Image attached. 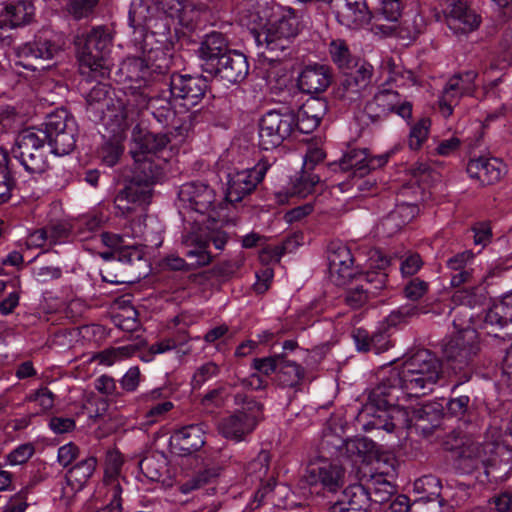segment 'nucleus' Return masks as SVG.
I'll use <instances>...</instances> for the list:
<instances>
[{"label": "nucleus", "mask_w": 512, "mask_h": 512, "mask_svg": "<svg viewBox=\"0 0 512 512\" xmlns=\"http://www.w3.org/2000/svg\"><path fill=\"white\" fill-rule=\"evenodd\" d=\"M442 374L441 361L427 349L417 350L400 366L391 368L374 387L355 417L364 431L399 434L409 425L408 411L396 403L403 396L420 397L434 388Z\"/></svg>", "instance_id": "f257e3e1"}, {"label": "nucleus", "mask_w": 512, "mask_h": 512, "mask_svg": "<svg viewBox=\"0 0 512 512\" xmlns=\"http://www.w3.org/2000/svg\"><path fill=\"white\" fill-rule=\"evenodd\" d=\"M327 108V102L324 99L312 98L302 104L297 114L290 111L267 112L259 122V147L263 150L277 148L296 129L302 133L312 132L319 126Z\"/></svg>", "instance_id": "f03ea898"}, {"label": "nucleus", "mask_w": 512, "mask_h": 512, "mask_svg": "<svg viewBox=\"0 0 512 512\" xmlns=\"http://www.w3.org/2000/svg\"><path fill=\"white\" fill-rule=\"evenodd\" d=\"M64 41L49 29H42L33 40L15 48L17 64L31 71H41L51 66L50 62L63 51Z\"/></svg>", "instance_id": "7ed1b4c3"}, {"label": "nucleus", "mask_w": 512, "mask_h": 512, "mask_svg": "<svg viewBox=\"0 0 512 512\" xmlns=\"http://www.w3.org/2000/svg\"><path fill=\"white\" fill-rule=\"evenodd\" d=\"M299 31V22L292 13L269 22L261 31H253L258 46H265L271 61H280L293 50V42Z\"/></svg>", "instance_id": "20e7f679"}, {"label": "nucleus", "mask_w": 512, "mask_h": 512, "mask_svg": "<svg viewBox=\"0 0 512 512\" xmlns=\"http://www.w3.org/2000/svg\"><path fill=\"white\" fill-rule=\"evenodd\" d=\"M112 38L104 27H95L76 36L75 46L82 68H87L94 78L108 75L106 57L110 51Z\"/></svg>", "instance_id": "39448f33"}, {"label": "nucleus", "mask_w": 512, "mask_h": 512, "mask_svg": "<svg viewBox=\"0 0 512 512\" xmlns=\"http://www.w3.org/2000/svg\"><path fill=\"white\" fill-rule=\"evenodd\" d=\"M480 350L479 336L473 328L458 331L442 345V355L447 365L455 373L465 371V380L470 378L469 368L479 356Z\"/></svg>", "instance_id": "423d86ee"}, {"label": "nucleus", "mask_w": 512, "mask_h": 512, "mask_svg": "<svg viewBox=\"0 0 512 512\" xmlns=\"http://www.w3.org/2000/svg\"><path fill=\"white\" fill-rule=\"evenodd\" d=\"M46 135L42 128H29L20 132L11 153L31 174H41L49 166Z\"/></svg>", "instance_id": "0eeeda50"}, {"label": "nucleus", "mask_w": 512, "mask_h": 512, "mask_svg": "<svg viewBox=\"0 0 512 512\" xmlns=\"http://www.w3.org/2000/svg\"><path fill=\"white\" fill-rule=\"evenodd\" d=\"M143 250L137 246H127L117 253V258L106 266L103 279L113 284H127L145 276Z\"/></svg>", "instance_id": "6e6552de"}, {"label": "nucleus", "mask_w": 512, "mask_h": 512, "mask_svg": "<svg viewBox=\"0 0 512 512\" xmlns=\"http://www.w3.org/2000/svg\"><path fill=\"white\" fill-rule=\"evenodd\" d=\"M42 132L46 135V143L55 155H67L76 145L77 124L65 110L50 114Z\"/></svg>", "instance_id": "1a4fd4ad"}, {"label": "nucleus", "mask_w": 512, "mask_h": 512, "mask_svg": "<svg viewBox=\"0 0 512 512\" xmlns=\"http://www.w3.org/2000/svg\"><path fill=\"white\" fill-rule=\"evenodd\" d=\"M270 166L267 159H260L253 168L229 173L227 175L226 199L231 203L242 201L256 189Z\"/></svg>", "instance_id": "9d476101"}, {"label": "nucleus", "mask_w": 512, "mask_h": 512, "mask_svg": "<svg viewBox=\"0 0 512 512\" xmlns=\"http://www.w3.org/2000/svg\"><path fill=\"white\" fill-rule=\"evenodd\" d=\"M169 93L175 102L190 110L204 98L207 82L202 77L173 74L169 82Z\"/></svg>", "instance_id": "9b49d317"}, {"label": "nucleus", "mask_w": 512, "mask_h": 512, "mask_svg": "<svg viewBox=\"0 0 512 512\" xmlns=\"http://www.w3.org/2000/svg\"><path fill=\"white\" fill-rule=\"evenodd\" d=\"M152 190L147 184L130 181L114 198V207L118 214L129 217L142 215L150 204Z\"/></svg>", "instance_id": "f8f14e48"}, {"label": "nucleus", "mask_w": 512, "mask_h": 512, "mask_svg": "<svg viewBox=\"0 0 512 512\" xmlns=\"http://www.w3.org/2000/svg\"><path fill=\"white\" fill-rule=\"evenodd\" d=\"M372 76L373 67L370 64H355V70L344 73L335 89V97L348 103L358 101L369 88Z\"/></svg>", "instance_id": "ddd939ff"}, {"label": "nucleus", "mask_w": 512, "mask_h": 512, "mask_svg": "<svg viewBox=\"0 0 512 512\" xmlns=\"http://www.w3.org/2000/svg\"><path fill=\"white\" fill-rule=\"evenodd\" d=\"M365 113L372 121L385 118L390 113H396L402 118H410L412 104L408 101H402L397 91L383 89L367 102Z\"/></svg>", "instance_id": "4468645a"}, {"label": "nucleus", "mask_w": 512, "mask_h": 512, "mask_svg": "<svg viewBox=\"0 0 512 512\" xmlns=\"http://www.w3.org/2000/svg\"><path fill=\"white\" fill-rule=\"evenodd\" d=\"M328 268L331 280L338 286L347 284L356 275L350 249L342 243H331L328 248Z\"/></svg>", "instance_id": "2eb2a0df"}, {"label": "nucleus", "mask_w": 512, "mask_h": 512, "mask_svg": "<svg viewBox=\"0 0 512 512\" xmlns=\"http://www.w3.org/2000/svg\"><path fill=\"white\" fill-rule=\"evenodd\" d=\"M445 22L455 35H466L478 28L480 17L463 0H449Z\"/></svg>", "instance_id": "dca6fc26"}, {"label": "nucleus", "mask_w": 512, "mask_h": 512, "mask_svg": "<svg viewBox=\"0 0 512 512\" xmlns=\"http://www.w3.org/2000/svg\"><path fill=\"white\" fill-rule=\"evenodd\" d=\"M387 275L384 272H371L359 275L358 284L346 291L345 302L353 309L362 307L371 296L386 285Z\"/></svg>", "instance_id": "f3484780"}, {"label": "nucleus", "mask_w": 512, "mask_h": 512, "mask_svg": "<svg viewBox=\"0 0 512 512\" xmlns=\"http://www.w3.org/2000/svg\"><path fill=\"white\" fill-rule=\"evenodd\" d=\"M388 161L387 155L369 157L366 149H351L338 163L340 170L351 172L354 177H363L371 170L383 167Z\"/></svg>", "instance_id": "a211bd4d"}, {"label": "nucleus", "mask_w": 512, "mask_h": 512, "mask_svg": "<svg viewBox=\"0 0 512 512\" xmlns=\"http://www.w3.org/2000/svg\"><path fill=\"white\" fill-rule=\"evenodd\" d=\"M248 72L249 65L246 56L232 50L218 59L211 74L229 84H237L247 77Z\"/></svg>", "instance_id": "6ab92c4d"}, {"label": "nucleus", "mask_w": 512, "mask_h": 512, "mask_svg": "<svg viewBox=\"0 0 512 512\" xmlns=\"http://www.w3.org/2000/svg\"><path fill=\"white\" fill-rule=\"evenodd\" d=\"M183 207L206 213L215 203V192L207 184L190 182L183 184L178 192Z\"/></svg>", "instance_id": "aec40b11"}, {"label": "nucleus", "mask_w": 512, "mask_h": 512, "mask_svg": "<svg viewBox=\"0 0 512 512\" xmlns=\"http://www.w3.org/2000/svg\"><path fill=\"white\" fill-rule=\"evenodd\" d=\"M344 474L341 465L323 461L308 467L306 480L311 485L320 484L327 491L335 492L343 486Z\"/></svg>", "instance_id": "412c9836"}, {"label": "nucleus", "mask_w": 512, "mask_h": 512, "mask_svg": "<svg viewBox=\"0 0 512 512\" xmlns=\"http://www.w3.org/2000/svg\"><path fill=\"white\" fill-rule=\"evenodd\" d=\"M133 99H128L130 111L132 108L137 110L150 109L153 116L159 121H166L173 113L172 107L177 102L173 100L171 95L163 92L161 95L148 97L143 91L132 93Z\"/></svg>", "instance_id": "4be33fe9"}, {"label": "nucleus", "mask_w": 512, "mask_h": 512, "mask_svg": "<svg viewBox=\"0 0 512 512\" xmlns=\"http://www.w3.org/2000/svg\"><path fill=\"white\" fill-rule=\"evenodd\" d=\"M121 465L122 461L117 455L111 454L109 456L104 477L106 503L102 509H111V512H119L122 510V487L119 479Z\"/></svg>", "instance_id": "5701e85b"}, {"label": "nucleus", "mask_w": 512, "mask_h": 512, "mask_svg": "<svg viewBox=\"0 0 512 512\" xmlns=\"http://www.w3.org/2000/svg\"><path fill=\"white\" fill-rule=\"evenodd\" d=\"M228 236L225 232H212L208 240L199 239L196 236H188L184 240L186 246L194 245L193 249L186 252V256L191 259V265L205 266L211 262V255L207 248L209 242H212L217 250H222L226 245Z\"/></svg>", "instance_id": "b1692460"}, {"label": "nucleus", "mask_w": 512, "mask_h": 512, "mask_svg": "<svg viewBox=\"0 0 512 512\" xmlns=\"http://www.w3.org/2000/svg\"><path fill=\"white\" fill-rule=\"evenodd\" d=\"M332 81L330 67L324 64H310L305 66L298 77L299 88L307 94L324 92Z\"/></svg>", "instance_id": "393cba45"}, {"label": "nucleus", "mask_w": 512, "mask_h": 512, "mask_svg": "<svg viewBox=\"0 0 512 512\" xmlns=\"http://www.w3.org/2000/svg\"><path fill=\"white\" fill-rule=\"evenodd\" d=\"M174 449L181 456H188L199 451L205 444L203 424H191L177 430L171 441Z\"/></svg>", "instance_id": "a878e982"}, {"label": "nucleus", "mask_w": 512, "mask_h": 512, "mask_svg": "<svg viewBox=\"0 0 512 512\" xmlns=\"http://www.w3.org/2000/svg\"><path fill=\"white\" fill-rule=\"evenodd\" d=\"M110 92L111 91L106 84L98 83L87 94V105L90 109H93L101 113H104L105 109L107 111H120V114H116L115 116L117 118L120 117V123L124 122L128 117V111H130L128 103L125 104L123 101L118 99L116 106L113 98L110 95Z\"/></svg>", "instance_id": "bb28decb"}, {"label": "nucleus", "mask_w": 512, "mask_h": 512, "mask_svg": "<svg viewBox=\"0 0 512 512\" xmlns=\"http://www.w3.org/2000/svg\"><path fill=\"white\" fill-rule=\"evenodd\" d=\"M230 51L228 41L222 33L211 32L206 35L198 49L199 57L205 61L203 64L204 71L212 73L218 59Z\"/></svg>", "instance_id": "cd10ccee"}, {"label": "nucleus", "mask_w": 512, "mask_h": 512, "mask_svg": "<svg viewBox=\"0 0 512 512\" xmlns=\"http://www.w3.org/2000/svg\"><path fill=\"white\" fill-rule=\"evenodd\" d=\"M257 422L258 415H246L242 411L223 418L219 423V431L225 438L240 441L253 431Z\"/></svg>", "instance_id": "c85d7f7f"}, {"label": "nucleus", "mask_w": 512, "mask_h": 512, "mask_svg": "<svg viewBox=\"0 0 512 512\" xmlns=\"http://www.w3.org/2000/svg\"><path fill=\"white\" fill-rule=\"evenodd\" d=\"M169 142L170 139L166 133L134 131L130 154L137 160L140 159L141 154L153 157V154L163 150Z\"/></svg>", "instance_id": "c756f323"}, {"label": "nucleus", "mask_w": 512, "mask_h": 512, "mask_svg": "<svg viewBox=\"0 0 512 512\" xmlns=\"http://www.w3.org/2000/svg\"><path fill=\"white\" fill-rule=\"evenodd\" d=\"M496 446L493 443H481L476 441H467L461 450V456L473 462L475 469L484 468L485 474L488 476V467L494 466Z\"/></svg>", "instance_id": "7c9ffc66"}, {"label": "nucleus", "mask_w": 512, "mask_h": 512, "mask_svg": "<svg viewBox=\"0 0 512 512\" xmlns=\"http://www.w3.org/2000/svg\"><path fill=\"white\" fill-rule=\"evenodd\" d=\"M338 21L350 29L364 27L371 20V13L366 0H345V5L338 12Z\"/></svg>", "instance_id": "2f4dec72"}, {"label": "nucleus", "mask_w": 512, "mask_h": 512, "mask_svg": "<svg viewBox=\"0 0 512 512\" xmlns=\"http://www.w3.org/2000/svg\"><path fill=\"white\" fill-rule=\"evenodd\" d=\"M401 13L400 0H383L380 11L374 16L373 30L375 33L392 34Z\"/></svg>", "instance_id": "473e14b6"}, {"label": "nucleus", "mask_w": 512, "mask_h": 512, "mask_svg": "<svg viewBox=\"0 0 512 512\" xmlns=\"http://www.w3.org/2000/svg\"><path fill=\"white\" fill-rule=\"evenodd\" d=\"M120 72L125 76V80L131 83L130 88H142L146 85L150 69L145 61L138 57L127 58L120 67Z\"/></svg>", "instance_id": "72a5a7b5"}, {"label": "nucleus", "mask_w": 512, "mask_h": 512, "mask_svg": "<svg viewBox=\"0 0 512 512\" xmlns=\"http://www.w3.org/2000/svg\"><path fill=\"white\" fill-rule=\"evenodd\" d=\"M418 212L419 209L414 204H398L382 221V226L389 234H393L413 220Z\"/></svg>", "instance_id": "f704fd0d"}, {"label": "nucleus", "mask_w": 512, "mask_h": 512, "mask_svg": "<svg viewBox=\"0 0 512 512\" xmlns=\"http://www.w3.org/2000/svg\"><path fill=\"white\" fill-rule=\"evenodd\" d=\"M96 466L97 459L94 456H89L78 462L66 474L68 484L73 488L81 489L93 475Z\"/></svg>", "instance_id": "c9c22d12"}, {"label": "nucleus", "mask_w": 512, "mask_h": 512, "mask_svg": "<svg viewBox=\"0 0 512 512\" xmlns=\"http://www.w3.org/2000/svg\"><path fill=\"white\" fill-rule=\"evenodd\" d=\"M304 369L295 361L287 359L282 355L277 370V381L283 387H295L304 378Z\"/></svg>", "instance_id": "e433bc0d"}, {"label": "nucleus", "mask_w": 512, "mask_h": 512, "mask_svg": "<svg viewBox=\"0 0 512 512\" xmlns=\"http://www.w3.org/2000/svg\"><path fill=\"white\" fill-rule=\"evenodd\" d=\"M370 493L361 484L349 485L344 489L342 498L337 502L353 509L368 512Z\"/></svg>", "instance_id": "4c0bfd02"}, {"label": "nucleus", "mask_w": 512, "mask_h": 512, "mask_svg": "<svg viewBox=\"0 0 512 512\" xmlns=\"http://www.w3.org/2000/svg\"><path fill=\"white\" fill-rule=\"evenodd\" d=\"M354 338L359 350H373L376 354L386 351L390 345L389 336L383 331L369 337L364 330L359 329L354 335Z\"/></svg>", "instance_id": "58836bf2"}, {"label": "nucleus", "mask_w": 512, "mask_h": 512, "mask_svg": "<svg viewBox=\"0 0 512 512\" xmlns=\"http://www.w3.org/2000/svg\"><path fill=\"white\" fill-rule=\"evenodd\" d=\"M219 476V469L216 467H206L197 471L191 477L179 484V491L183 494H189L195 490L212 483Z\"/></svg>", "instance_id": "ea45409f"}, {"label": "nucleus", "mask_w": 512, "mask_h": 512, "mask_svg": "<svg viewBox=\"0 0 512 512\" xmlns=\"http://www.w3.org/2000/svg\"><path fill=\"white\" fill-rule=\"evenodd\" d=\"M153 17L151 8L145 0H132L129 9V23L133 28L144 27L152 30Z\"/></svg>", "instance_id": "a19ab883"}, {"label": "nucleus", "mask_w": 512, "mask_h": 512, "mask_svg": "<svg viewBox=\"0 0 512 512\" xmlns=\"http://www.w3.org/2000/svg\"><path fill=\"white\" fill-rule=\"evenodd\" d=\"M140 159H134V176L131 181H139L147 184L149 188L155 182L159 170L158 166L153 163V157L141 154Z\"/></svg>", "instance_id": "79ce46f5"}, {"label": "nucleus", "mask_w": 512, "mask_h": 512, "mask_svg": "<svg viewBox=\"0 0 512 512\" xmlns=\"http://www.w3.org/2000/svg\"><path fill=\"white\" fill-rule=\"evenodd\" d=\"M34 10L30 0H19L5 7L6 16L14 27L29 23L34 15Z\"/></svg>", "instance_id": "37998d69"}, {"label": "nucleus", "mask_w": 512, "mask_h": 512, "mask_svg": "<svg viewBox=\"0 0 512 512\" xmlns=\"http://www.w3.org/2000/svg\"><path fill=\"white\" fill-rule=\"evenodd\" d=\"M457 79H449L446 84L442 96L439 100V107L441 113L448 117L453 112V107L459 103L460 98L464 95L458 88Z\"/></svg>", "instance_id": "c03bdc74"}, {"label": "nucleus", "mask_w": 512, "mask_h": 512, "mask_svg": "<svg viewBox=\"0 0 512 512\" xmlns=\"http://www.w3.org/2000/svg\"><path fill=\"white\" fill-rule=\"evenodd\" d=\"M330 55L333 62L342 70H348L355 67L358 64L352 57L349 48L345 41L334 40L330 43Z\"/></svg>", "instance_id": "a18cd8bd"}, {"label": "nucleus", "mask_w": 512, "mask_h": 512, "mask_svg": "<svg viewBox=\"0 0 512 512\" xmlns=\"http://www.w3.org/2000/svg\"><path fill=\"white\" fill-rule=\"evenodd\" d=\"M507 172L506 165L498 158H483L482 183L498 182Z\"/></svg>", "instance_id": "49530a36"}, {"label": "nucleus", "mask_w": 512, "mask_h": 512, "mask_svg": "<svg viewBox=\"0 0 512 512\" xmlns=\"http://www.w3.org/2000/svg\"><path fill=\"white\" fill-rule=\"evenodd\" d=\"M383 69L389 74L388 82L398 83L399 85H405L407 82H415L414 74L396 64L393 58L384 60Z\"/></svg>", "instance_id": "de8ad7c7"}, {"label": "nucleus", "mask_w": 512, "mask_h": 512, "mask_svg": "<svg viewBox=\"0 0 512 512\" xmlns=\"http://www.w3.org/2000/svg\"><path fill=\"white\" fill-rule=\"evenodd\" d=\"M9 158L7 152L0 147V199L9 197L14 185V179L8 166Z\"/></svg>", "instance_id": "09e8293b"}, {"label": "nucleus", "mask_w": 512, "mask_h": 512, "mask_svg": "<svg viewBox=\"0 0 512 512\" xmlns=\"http://www.w3.org/2000/svg\"><path fill=\"white\" fill-rule=\"evenodd\" d=\"M320 182V178L316 174H310L303 171L299 178L296 179L292 186V195L299 197H307L315 190V186Z\"/></svg>", "instance_id": "8fccbe9b"}, {"label": "nucleus", "mask_w": 512, "mask_h": 512, "mask_svg": "<svg viewBox=\"0 0 512 512\" xmlns=\"http://www.w3.org/2000/svg\"><path fill=\"white\" fill-rule=\"evenodd\" d=\"M269 462V452L261 450L257 457L248 463L246 467L247 474L253 476L256 480L262 481L268 474Z\"/></svg>", "instance_id": "3c124183"}, {"label": "nucleus", "mask_w": 512, "mask_h": 512, "mask_svg": "<svg viewBox=\"0 0 512 512\" xmlns=\"http://www.w3.org/2000/svg\"><path fill=\"white\" fill-rule=\"evenodd\" d=\"M157 9L170 18L178 17L182 20V14L192 5L189 0H154Z\"/></svg>", "instance_id": "603ef678"}, {"label": "nucleus", "mask_w": 512, "mask_h": 512, "mask_svg": "<svg viewBox=\"0 0 512 512\" xmlns=\"http://www.w3.org/2000/svg\"><path fill=\"white\" fill-rule=\"evenodd\" d=\"M141 472L152 481H158L164 469V462L155 456H146L139 462Z\"/></svg>", "instance_id": "864d4df0"}, {"label": "nucleus", "mask_w": 512, "mask_h": 512, "mask_svg": "<svg viewBox=\"0 0 512 512\" xmlns=\"http://www.w3.org/2000/svg\"><path fill=\"white\" fill-rule=\"evenodd\" d=\"M219 367L214 362H207L201 365L195 371L191 385L193 389H199L203 384H205L208 380L216 377L219 374Z\"/></svg>", "instance_id": "5fc2aeb1"}, {"label": "nucleus", "mask_w": 512, "mask_h": 512, "mask_svg": "<svg viewBox=\"0 0 512 512\" xmlns=\"http://www.w3.org/2000/svg\"><path fill=\"white\" fill-rule=\"evenodd\" d=\"M346 451L350 455H357L360 457L370 454L375 449V443L365 437H356L349 439L345 442Z\"/></svg>", "instance_id": "6e6d98bb"}, {"label": "nucleus", "mask_w": 512, "mask_h": 512, "mask_svg": "<svg viewBox=\"0 0 512 512\" xmlns=\"http://www.w3.org/2000/svg\"><path fill=\"white\" fill-rule=\"evenodd\" d=\"M282 355L283 354H277L270 357L254 358L252 367L264 376H269L273 373L277 374Z\"/></svg>", "instance_id": "4d7b16f0"}, {"label": "nucleus", "mask_w": 512, "mask_h": 512, "mask_svg": "<svg viewBox=\"0 0 512 512\" xmlns=\"http://www.w3.org/2000/svg\"><path fill=\"white\" fill-rule=\"evenodd\" d=\"M415 488L433 498L440 495L441 483L435 476L426 475L415 481Z\"/></svg>", "instance_id": "13d9d810"}, {"label": "nucleus", "mask_w": 512, "mask_h": 512, "mask_svg": "<svg viewBox=\"0 0 512 512\" xmlns=\"http://www.w3.org/2000/svg\"><path fill=\"white\" fill-rule=\"evenodd\" d=\"M97 3L98 0H69L67 10L74 18L81 19L90 15Z\"/></svg>", "instance_id": "bf43d9fd"}, {"label": "nucleus", "mask_w": 512, "mask_h": 512, "mask_svg": "<svg viewBox=\"0 0 512 512\" xmlns=\"http://www.w3.org/2000/svg\"><path fill=\"white\" fill-rule=\"evenodd\" d=\"M429 130V120L422 119L415 124L409 135V147L417 150L421 147L422 143L426 140Z\"/></svg>", "instance_id": "052dcab7"}, {"label": "nucleus", "mask_w": 512, "mask_h": 512, "mask_svg": "<svg viewBox=\"0 0 512 512\" xmlns=\"http://www.w3.org/2000/svg\"><path fill=\"white\" fill-rule=\"evenodd\" d=\"M178 347V342L174 338H165L157 343L152 344L147 352L141 354L143 361L149 362L156 354L165 353Z\"/></svg>", "instance_id": "680f3d73"}, {"label": "nucleus", "mask_w": 512, "mask_h": 512, "mask_svg": "<svg viewBox=\"0 0 512 512\" xmlns=\"http://www.w3.org/2000/svg\"><path fill=\"white\" fill-rule=\"evenodd\" d=\"M429 285L420 278L411 279L404 288L405 297L417 301L421 299L428 291Z\"/></svg>", "instance_id": "e2e57ef3"}, {"label": "nucleus", "mask_w": 512, "mask_h": 512, "mask_svg": "<svg viewBox=\"0 0 512 512\" xmlns=\"http://www.w3.org/2000/svg\"><path fill=\"white\" fill-rule=\"evenodd\" d=\"M34 451L32 444H22L8 454L7 460L11 465L24 464L33 456Z\"/></svg>", "instance_id": "0e129e2a"}, {"label": "nucleus", "mask_w": 512, "mask_h": 512, "mask_svg": "<svg viewBox=\"0 0 512 512\" xmlns=\"http://www.w3.org/2000/svg\"><path fill=\"white\" fill-rule=\"evenodd\" d=\"M508 323L510 322L504 315V312L502 311L498 303H495L491 308H489L485 315L484 324L487 329L489 328V326L494 327L496 325L504 327Z\"/></svg>", "instance_id": "69168bd1"}, {"label": "nucleus", "mask_w": 512, "mask_h": 512, "mask_svg": "<svg viewBox=\"0 0 512 512\" xmlns=\"http://www.w3.org/2000/svg\"><path fill=\"white\" fill-rule=\"evenodd\" d=\"M123 151L124 148L119 142H108L102 148L103 161L108 166H114L123 154Z\"/></svg>", "instance_id": "338daca9"}, {"label": "nucleus", "mask_w": 512, "mask_h": 512, "mask_svg": "<svg viewBox=\"0 0 512 512\" xmlns=\"http://www.w3.org/2000/svg\"><path fill=\"white\" fill-rule=\"evenodd\" d=\"M394 493L395 487L390 482L383 481L374 487L370 493V500L382 504L389 501Z\"/></svg>", "instance_id": "774afa93"}]
</instances>
